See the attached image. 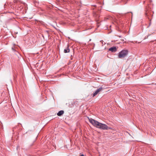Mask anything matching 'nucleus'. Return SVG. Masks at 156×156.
I'll use <instances>...</instances> for the list:
<instances>
[{"instance_id":"10","label":"nucleus","mask_w":156,"mask_h":156,"mask_svg":"<svg viewBox=\"0 0 156 156\" xmlns=\"http://www.w3.org/2000/svg\"><path fill=\"white\" fill-rule=\"evenodd\" d=\"M150 24H151V23H150V24H149V26H150Z\"/></svg>"},{"instance_id":"2","label":"nucleus","mask_w":156,"mask_h":156,"mask_svg":"<svg viewBox=\"0 0 156 156\" xmlns=\"http://www.w3.org/2000/svg\"><path fill=\"white\" fill-rule=\"evenodd\" d=\"M128 51L127 50H123L119 53L118 58H124L128 54Z\"/></svg>"},{"instance_id":"5","label":"nucleus","mask_w":156,"mask_h":156,"mask_svg":"<svg viewBox=\"0 0 156 156\" xmlns=\"http://www.w3.org/2000/svg\"><path fill=\"white\" fill-rule=\"evenodd\" d=\"M109 51H111L112 52H115L117 51V48L115 47H112L109 49Z\"/></svg>"},{"instance_id":"9","label":"nucleus","mask_w":156,"mask_h":156,"mask_svg":"<svg viewBox=\"0 0 156 156\" xmlns=\"http://www.w3.org/2000/svg\"><path fill=\"white\" fill-rule=\"evenodd\" d=\"M80 156H84L83 154H82L80 155Z\"/></svg>"},{"instance_id":"6","label":"nucleus","mask_w":156,"mask_h":156,"mask_svg":"<svg viewBox=\"0 0 156 156\" xmlns=\"http://www.w3.org/2000/svg\"><path fill=\"white\" fill-rule=\"evenodd\" d=\"M70 51V49L69 48V45H67V47H66L64 50V52L65 53H67L69 52Z\"/></svg>"},{"instance_id":"4","label":"nucleus","mask_w":156,"mask_h":156,"mask_svg":"<svg viewBox=\"0 0 156 156\" xmlns=\"http://www.w3.org/2000/svg\"><path fill=\"white\" fill-rule=\"evenodd\" d=\"M103 89L102 87H100L99 88L97 89L94 92L92 97H94L99 92L101 91Z\"/></svg>"},{"instance_id":"8","label":"nucleus","mask_w":156,"mask_h":156,"mask_svg":"<svg viewBox=\"0 0 156 156\" xmlns=\"http://www.w3.org/2000/svg\"><path fill=\"white\" fill-rule=\"evenodd\" d=\"M13 2L14 3H21V1L20 0H14Z\"/></svg>"},{"instance_id":"1","label":"nucleus","mask_w":156,"mask_h":156,"mask_svg":"<svg viewBox=\"0 0 156 156\" xmlns=\"http://www.w3.org/2000/svg\"><path fill=\"white\" fill-rule=\"evenodd\" d=\"M88 119L90 122L91 123L93 126L98 128H99L101 123L92 119H89V118Z\"/></svg>"},{"instance_id":"3","label":"nucleus","mask_w":156,"mask_h":156,"mask_svg":"<svg viewBox=\"0 0 156 156\" xmlns=\"http://www.w3.org/2000/svg\"><path fill=\"white\" fill-rule=\"evenodd\" d=\"M99 128L104 130H108L112 129L111 128L108 127L106 125L102 123H101Z\"/></svg>"},{"instance_id":"7","label":"nucleus","mask_w":156,"mask_h":156,"mask_svg":"<svg viewBox=\"0 0 156 156\" xmlns=\"http://www.w3.org/2000/svg\"><path fill=\"white\" fill-rule=\"evenodd\" d=\"M64 113V111H63L61 110L58 112L57 113V115L58 116H61Z\"/></svg>"}]
</instances>
